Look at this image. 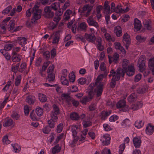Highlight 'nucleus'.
Instances as JSON below:
<instances>
[{"label":"nucleus","instance_id":"nucleus-22","mask_svg":"<svg viewBox=\"0 0 154 154\" xmlns=\"http://www.w3.org/2000/svg\"><path fill=\"white\" fill-rule=\"evenodd\" d=\"M122 41L124 44L127 43L128 44H131V38L130 35L127 33H125L123 37Z\"/></svg>","mask_w":154,"mask_h":154},{"label":"nucleus","instance_id":"nucleus-17","mask_svg":"<svg viewBox=\"0 0 154 154\" xmlns=\"http://www.w3.org/2000/svg\"><path fill=\"white\" fill-rule=\"evenodd\" d=\"M114 46L116 49L120 50L123 54H125L126 52L124 48L121 46V43L118 42H116L114 43Z\"/></svg>","mask_w":154,"mask_h":154},{"label":"nucleus","instance_id":"nucleus-30","mask_svg":"<svg viewBox=\"0 0 154 154\" xmlns=\"http://www.w3.org/2000/svg\"><path fill=\"white\" fill-rule=\"evenodd\" d=\"M104 12L107 14H109L110 12V7L108 5V2L106 1L104 4Z\"/></svg>","mask_w":154,"mask_h":154},{"label":"nucleus","instance_id":"nucleus-14","mask_svg":"<svg viewBox=\"0 0 154 154\" xmlns=\"http://www.w3.org/2000/svg\"><path fill=\"white\" fill-rule=\"evenodd\" d=\"M94 94L92 92L90 91L89 93V96L88 97H84L81 100L83 104H85L86 102L89 101L92 97Z\"/></svg>","mask_w":154,"mask_h":154},{"label":"nucleus","instance_id":"nucleus-24","mask_svg":"<svg viewBox=\"0 0 154 154\" xmlns=\"http://www.w3.org/2000/svg\"><path fill=\"white\" fill-rule=\"evenodd\" d=\"M3 125L5 127H7L10 126H14V123L11 119H5L3 123Z\"/></svg>","mask_w":154,"mask_h":154},{"label":"nucleus","instance_id":"nucleus-10","mask_svg":"<svg viewBox=\"0 0 154 154\" xmlns=\"http://www.w3.org/2000/svg\"><path fill=\"white\" fill-rule=\"evenodd\" d=\"M101 30L106 40L109 42H111L112 41L111 36L107 32V29L104 27H102L101 28Z\"/></svg>","mask_w":154,"mask_h":154},{"label":"nucleus","instance_id":"nucleus-48","mask_svg":"<svg viewBox=\"0 0 154 154\" xmlns=\"http://www.w3.org/2000/svg\"><path fill=\"white\" fill-rule=\"evenodd\" d=\"M50 63L51 62L49 60L45 62H44L42 65V71H45L47 67Z\"/></svg>","mask_w":154,"mask_h":154},{"label":"nucleus","instance_id":"nucleus-13","mask_svg":"<svg viewBox=\"0 0 154 154\" xmlns=\"http://www.w3.org/2000/svg\"><path fill=\"white\" fill-rule=\"evenodd\" d=\"M85 38L88 41L92 43L94 42L96 39L95 34H88L87 33L85 34Z\"/></svg>","mask_w":154,"mask_h":154},{"label":"nucleus","instance_id":"nucleus-34","mask_svg":"<svg viewBox=\"0 0 154 154\" xmlns=\"http://www.w3.org/2000/svg\"><path fill=\"white\" fill-rule=\"evenodd\" d=\"M144 122L141 120H137L135 123V126L138 128H140L142 127L144 125Z\"/></svg>","mask_w":154,"mask_h":154},{"label":"nucleus","instance_id":"nucleus-64","mask_svg":"<svg viewBox=\"0 0 154 154\" xmlns=\"http://www.w3.org/2000/svg\"><path fill=\"white\" fill-rule=\"evenodd\" d=\"M13 47V45L11 44H6L4 46V48L6 51L11 50Z\"/></svg>","mask_w":154,"mask_h":154},{"label":"nucleus","instance_id":"nucleus-41","mask_svg":"<svg viewBox=\"0 0 154 154\" xmlns=\"http://www.w3.org/2000/svg\"><path fill=\"white\" fill-rule=\"evenodd\" d=\"M129 9L128 8V7H127L125 9H122L120 8H119V10H116L115 11L116 13H125L128 11Z\"/></svg>","mask_w":154,"mask_h":154},{"label":"nucleus","instance_id":"nucleus-31","mask_svg":"<svg viewBox=\"0 0 154 154\" xmlns=\"http://www.w3.org/2000/svg\"><path fill=\"white\" fill-rule=\"evenodd\" d=\"M38 97L39 100L42 102H45L47 101L46 96L42 93H39Z\"/></svg>","mask_w":154,"mask_h":154},{"label":"nucleus","instance_id":"nucleus-39","mask_svg":"<svg viewBox=\"0 0 154 154\" xmlns=\"http://www.w3.org/2000/svg\"><path fill=\"white\" fill-rule=\"evenodd\" d=\"M35 112L38 116H41L43 114V111L41 108L37 107L36 108Z\"/></svg>","mask_w":154,"mask_h":154},{"label":"nucleus","instance_id":"nucleus-60","mask_svg":"<svg viewBox=\"0 0 154 154\" xmlns=\"http://www.w3.org/2000/svg\"><path fill=\"white\" fill-rule=\"evenodd\" d=\"M21 79V76L20 75H18L15 79V85L16 86H18L20 84Z\"/></svg>","mask_w":154,"mask_h":154},{"label":"nucleus","instance_id":"nucleus-21","mask_svg":"<svg viewBox=\"0 0 154 154\" xmlns=\"http://www.w3.org/2000/svg\"><path fill=\"white\" fill-rule=\"evenodd\" d=\"M11 60L13 62H19L22 58V56L20 54H12Z\"/></svg>","mask_w":154,"mask_h":154},{"label":"nucleus","instance_id":"nucleus-45","mask_svg":"<svg viewBox=\"0 0 154 154\" xmlns=\"http://www.w3.org/2000/svg\"><path fill=\"white\" fill-rule=\"evenodd\" d=\"M72 13V11L70 10H67L64 14L65 20H67L69 19L70 15Z\"/></svg>","mask_w":154,"mask_h":154},{"label":"nucleus","instance_id":"nucleus-62","mask_svg":"<svg viewBox=\"0 0 154 154\" xmlns=\"http://www.w3.org/2000/svg\"><path fill=\"white\" fill-rule=\"evenodd\" d=\"M63 128V125L62 123H60L57 126V131L58 133L61 132Z\"/></svg>","mask_w":154,"mask_h":154},{"label":"nucleus","instance_id":"nucleus-59","mask_svg":"<svg viewBox=\"0 0 154 154\" xmlns=\"http://www.w3.org/2000/svg\"><path fill=\"white\" fill-rule=\"evenodd\" d=\"M83 124L84 127L86 128L91 125L92 123L89 121H85L83 122Z\"/></svg>","mask_w":154,"mask_h":154},{"label":"nucleus","instance_id":"nucleus-63","mask_svg":"<svg viewBox=\"0 0 154 154\" xmlns=\"http://www.w3.org/2000/svg\"><path fill=\"white\" fill-rule=\"evenodd\" d=\"M11 117L14 119L17 120L19 118L20 116L16 112H14L12 114Z\"/></svg>","mask_w":154,"mask_h":154},{"label":"nucleus","instance_id":"nucleus-19","mask_svg":"<svg viewBox=\"0 0 154 154\" xmlns=\"http://www.w3.org/2000/svg\"><path fill=\"white\" fill-rule=\"evenodd\" d=\"M133 143L135 147L136 148L139 147L141 145V140L138 137H135L133 138Z\"/></svg>","mask_w":154,"mask_h":154},{"label":"nucleus","instance_id":"nucleus-27","mask_svg":"<svg viewBox=\"0 0 154 154\" xmlns=\"http://www.w3.org/2000/svg\"><path fill=\"white\" fill-rule=\"evenodd\" d=\"M129 76L133 75L134 73V69L133 66L131 65L128 66V69H126L125 72Z\"/></svg>","mask_w":154,"mask_h":154},{"label":"nucleus","instance_id":"nucleus-6","mask_svg":"<svg viewBox=\"0 0 154 154\" xmlns=\"http://www.w3.org/2000/svg\"><path fill=\"white\" fill-rule=\"evenodd\" d=\"M145 57L143 55L140 56L138 60V65L140 72H143L145 69Z\"/></svg>","mask_w":154,"mask_h":154},{"label":"nucleus","instance_id":"nucleus-7","mask_svg":"<svg viewBox=\"0 0 154 154\" xmlns=\"http://www.w3.org/2000/svg\"><path fill=\"white\" fill-rule=\"evenodd\" d=\"M51 119L48 121L49 127L51 128H54L55 125V122L57 121L58 118L57 116L54 115V113L51 112L50 114Z\"/></svg>","mask_w":154,"mask_h":154},{"label":"nucleus","instance_id":"nucleus-12","mask_svg":"<svg viewBox=\"0 0 154 154\" xmlns=\"http://www.w3.org/2000/svg\"><path fill=\"white\" fill-rule=\"evenodd\" d=\"M92 8L93 7L89 5H85L82 8L83 13H85V15L86 17H87L89 16Z\"/></svg>","mask_w":154,"mask_h":154},{"label":"nucleus","instance_id":"nucleus-33","mask_svg":"<svg viewBox=\"0 0 154 154\" xmlns=\"http://www.w3.org/2000/svg\"><path fill=\"white\" fill-rule=\"evenodd\" d=\"M35 100L34 97L29 96L27 97L26 99V101L30 104H33L34 103Z\"/></svg>","mask_w":154,"mask_h":154},{"label":"nucleus","instance_id":"nucleus-37","mask_svg":"<svg viewBox=\"0 0 154 154\" xmlns=\"http://www.w3.org/2000/svg\"><path fill=\"white\" fill-rule=\"evenodd\" d=\"M8 26V29L9 30H13L15 26V23L14 21L13 20H11L9 23Z\"/></svg>","mask_w":154,"mask_h":154},{"label":"nucleus","instance_id":"nucleus-16","mask_svg":"<svg viewBox=\"0 0 154 154\" xmlns=\"http://www.w3.org/2000/svg\"><path fill=\"white\" fill-rule=\"evenodd\" d=\"M154 131V126L150 124H148L146 128V134L150 135L152 134Z\"/></svg>","mask_w":154,"mask_h":154},{"label":"nucleus","instance_id":"nucleus-2","mask_svg":"<svg viewBox=\"0 0 154 154\" xmlns=\"http://www.w3.org/2000/svg\"><path fill=\"white\" fill-rule=\"evenodd\" d=\"M69 130L71 131L73 140L69 142L70 145L72 147L74 146L79 140L77 136V132L80 130V125H72L70 126Z\"/></svg>","mask_w":154,"mask_h":154},{"label":"nucleus","instance_id":"nucleus-56","mask_svg":"<svg viewBox=\"0 0 154 154\" xmlns=\"http://www.w3.org/2000/svg\"><path fill=\"white\" fill-rule=\"evenodd\" d=\"M78 83L81 85L85 84L86 82V79L84 78H81L78 80Z\"/></svg>","mask_w":154,"mask_h":154},{"label":"nucleus","instance_id":"nucleus-32","mask_svg":"<svg viewBox=\"0 0 154 154\" xmlns=\"http://www.w3.org/2000/svg\"><path fill=\"white\" fill-rule=\"evenodd\" d=\"M60 82L61 83L64 85L67 86L69 85V82L68 80L65 76H62L61 77Z\"/></svg>","mask_w":154,"mask_h":154},{"label":"nucleus","instance_id":"nucleus-58","mask_svg":"<svg viewBox=\"0 0 154 154\" xmlns=\"http://www.w3.org/2000/svg\"><path fill=\"white\" fill-rule=\"evenodd\" d=\"M50 128L48 126L44 127L42 130L43 133L45 134H48L51 131Z\"/></svg>","mask_w":154,"mask_h":154},{"label":"nucleus","instance_id":"nucleus-47","mask_svg":"<svg viewBox=\"0 0 154 154\" xmlns=\"http://www.w3.org/2000/svg\"><path fill=\"white\" fill-rule=\"evenodd\" d=\"M70 117L71 119L74 120H77L79 119V116L75 112H73L71 114Z\"/></svg>","mask_w":154,"mask_h":154},{"label":"nucleus","instance_id":"nucleus-53","mask_svg":"<svg viewBox=\"0 0 154 154\" xmlns=\"http://www.w3.org/2000/svg\"><path fill=\"white\" fill-rule=\"evenodd\" d=\"M75 75L73 72L70 73L69 75V79L70 82H73L75 80Z\"/></svg>","mask_w":154,"mask_h":154},{"label":"nucleus","instance_id":"nucleus-4","mask_svg":"<svg viewBox=\"0 0 154 154\" xmlns=\"http://www.w3.org/2000/svg\"><path fill=\"white\" fill-rule=\"evenodd\" d=\"M121 70L118 71V72H115L114 69H112L110 71V74L109 76L111 77L112 76L113 77L111 82V86L112 87H114L116 84V81L118 80L120 77L121 76L120 73Z\"/></svg>","mask_w":154,"mask_h":154},{"label":"nucleus","instance_id":"nucleus-9","mask_svg":"<svg viewBox=\"0 0 154 154\" xmlns=\"http://www.w3.org/2000/svg\"><path fill=\"white\" fill-rule=\"evenodd\" d=\"M116 106L118 108H122L124 111L129 110V107L125 105V101L124 100L119 101L116 104Z\"/></svg>","mask_w":154,"mask_h":154},{"label":"nucleus","instance_id":"nucleus-55","mask_svg":"<svg viewBox=\"0 0 154 154\" xmlns=\"http://www.w3.org/2000/svg\"><path fill=\"white\" fill-rule=\"evenodd\" d=\"M130 122L128 119H125L121 123V124L122 126H124L125 125L128 126L130 125Z\"/></svg>","mask_w":154,"mask_h":154},{"label":"nucleus","instance_id":"nucleus-15","mask_svg":"<svg viewBox=\"0 0 154 154\" xmlns=\"http://www.w3.org/2000/svg\"><path fill=\"white\" fill-rule=\"evenodd\" d=\"M148 66L151 71L153 75H154V57L149 59L148 61Z\"/></svg>","mask_w":154,"mask_h":154},{"label":"nucleus","instance_id":"nucleus-25","mask_svg":"<svg viewBox=\"0 0 154 154\" xmlns=\"http://www.w3.org/2000/svg\"><path fill=\"white\" fill-rule=\"evenodd\" d=\"M87 25L84 22H82L80 23L78 26L77 30L79 31H85L86 29Z\"/></svg>","mask_w":154,"mask_h":154},{"label":"nucleus","instance_id":"nucleus-61","mask_svg":"<svg viewBox=\"0 0 154 154\" xmlns=\"http://www.w3.org/2000/svg\"><path fill=\"white\" fill-rule=\"evenodd\" d=\"M118 119V116L116 115H113L110 117L109 118V121L111 122H114Z\"/></svg>","mask_w":154,"mask_h":154},{"label":"nucleus","instance_id":"nucleus-44","mask_svg":"<svg viewBox=\"0 0 154 154\" xmlns=\"http://www.w3.org/2000/svg\"><path fill=\"white\" fill-rule=\"evenodd\" d=\"M2 140L4 144H8L10 143V141L8 140V136L7 135L3 137Z\"/></svg>","mask_w":154,"mask_h":154},{"label":"nucleus","instance_id":"nucleus-49","mask_svg":"<svg viewBox=\"0 0 154 154\" xmlns=\"http://www.w3.org/2000/svg\"><path fill=\"white\" fill-rule=\"evenodd\" d=\"M53 109L54 112L52 111L54 113V115L55 116H57V115L59 113V109L58 107L55 104H54L53 106Z\"/></svg>","mask_w":154,"mask_h":154},{"label":"nucleus","instance_id":"nucleus-28","mask_svg":"<svg viewBox=\"0 0 154 154\" xmlns=\"http://www.w3.org/2000/svg\"><path fill=\"white\" fill-rule=\"evenodd\" d=\"M102 9V6L100 5L98 6L96 8V15L97 19L98 20L102 17V16L100 14V11Z\"/></svg>","mask_w":154,"mask_h":154},{"label":"nucleus","instance_id":"nucleus-20","mask_svg":"<svg viewBox=\"0 0 154 154\" xmlns=\"http://www.w3.org/2000/svg\"><path fill=\"white\" fill-rule=\"evenodd\" d=\"M141 24L140 21L137 18L134 19V28L137 31L139 30L141 27Z\"/></svg>","mask_w":154,"mask_h":154},{"label":"nucleus","instance_id":"nucleus-43","mask_svg":"<svg viewBox=\"0 0 154 154\" xmlns=\"http://www.w3.org/2000/svg\"><path fill=\"white\" fill-rule=\"evenodd\" d=\"M12 146L14 149L15 152H19L20 151V148L19 145L17 144H12Z\"/></svg>","mask_w":154,"mask_h":154},{"label":"nucleus","instance_id":"nucleus-8","mask_svg":"<svg viewBox=\"0 0 154 154\" xmlns=\"http://www.w3.org/2000/svg\"><path fill=\"white\" fill-rule=\"evenodd\" d=\"M110 137L108 134H105L101 137L100 140L103 145H107L110 143Z\"/></svg>","mask_w":154,"mask_h":154},{"label":"nucleus","instance_id":"nucleus-35","mask_svg":"<svg viewBox=\"0 0 154 154\" xmlns=\"http://www.w3.org/2000/svg\"><path fill=\"white\" fill-rule=\"evenodd\" d=\"M137 95L134 93L130 95L128 98V100L129 102H132L135 101L136 99Z\"/></svg>","mask_w":154,"mask_h":154},{"label":"nucleus","instance_id":"nucleus-42","mask_svg":"<svg viewBox=\"0 0 154 154\" xmlns=\"http://www.w3.org/2000/svg\"><path fill=\"white\" fill-rule=\"evenodd\" d=\"M136 39L137 42H144L146 38V37L140 35H137L136 37Z\"/></svg>","mask_w":154,"mask_h":154},{"label":"nucleus","instance_id":"nucleus-54","mask_svg":"<svg viewBox=\"0 0 154 154\" xmlns=\"http://www.w3.org/2000/svg\"><path fill=\"white\" fill-rule=\"evenodd\" d=\"M54 66L53 64H51L48 67L47 70V73H53Z\"/></svg>","mask_w":154,"mask_h":154},{"label":"nucleus","instance_id":"nucleus-29","mask_svg":"<svg viewBox=\"0 0 154 154\" xmlns=\"http://www.w3.org/2000/svg\"><path fill=\"white\" fill-rule=\"evenodd\" d=\"M114 31L117 36L120 37L122 35V29L120 26H118L115 27Z\"/></svg>","mask_w":154,"mask_h":154},{"label":"nucleus","instance_id":"nucleus-18","mask_svg":"<svg viewBox=\"0 0 154 154\" xmlns=\"http://www.w3.org/2000/svg\"><path fill=\"white\" fill-rule=\"evenodd\" d=\"M61 98L64 101L68 103H69L72 100L71 97L68 94H63L61 96Z\"/></svg>","mask_w":154,"mask_h":154},{"label":"nucleus","instance_id":"nucleus-52","mask_svg":"<svg viewBox=\"0 0 154 154\" xmlns=\"http://www.w3.org/2000/svg\"><path fill=\"white\" fill-rule=\"evenodd\" d=\"M11 9V6H9L2 11V13L4 14H7L9 13Z\"/></svg>","mask_w":154,"mask_h":154},{"label":"nucleus","instance_id":"nucleus-38","mask_svg":"<svg viewBox=\"0 0 154 154\" xmlns=\"http://www.w3.org/2000/svg\"><path fill=\"white\" fill-rule=\"evenodd\" d=\"M51 8L55 11H56L60 8V5L58 2H55L52 3L51 5Z\"/></svg>","mask_w":154,"mask_h":154},{"label":"nucleus","instance_id":"nucleus-46","mask_svg":"<svg viewBox=\"0 0 154 154\" xmlns=\"http://www.w3.org/2000/svg\"><path fill=\"white\" fill-rule=\"evenodd\" d=\"M55 79V75L53 73H50L47 77V80L49 81H52Z\"/></svg>","mask_w":154,"mask_h":154},{"label":"nucleus","instance_id":"nucleus-26","mask_svg":"<svg viewBox=\"0 0 154 154\" xmlns=\"http://www.w3.org/2000/svg\"><path fill=\"white\" fill-rule=\"evenodd\" d=\"M54 36V37L53 38L52 43L54 44H57L58 43L59 40V36L58 32L55 33L54 35H52L49 38V39L51 38Z\"/></svg>","mask_w":154,"mask_h":154},{"label":"nucleus","instance_id":"nucleus-51","mask_svg":"<svg viewBox=\"0 0 154 154\" xmlns=\"http://www.w3.org/2000/svg\"><path fill=\"white\" fill-rule=\"evenodd\" d=\"M125 144L123 143L122 144L119 146V154H122L123 151H124L125 148Z\"/></svg>","mask_w":154,"mask_h":154},{"label":"nucleus","instance_id":"nucleus-11","mask_svg":"<svg viewBox=\"0 0 154 154\" xmlns=\"http://www.w3.org/2000/svg\"><path fill=\"white\" fill-rule=\"evenodd\" d=\"M143 105V103L141 102L138 101L136 103H132L130 108L129 110H132L133 111H136L141 108Z\"/></svg>","mask_w":154,"mask_h":154},{"label":"nucleus","instance_id":"nucleus-1","mask_svg":"<svg viewBox=\"0 0 154 154\" xmlns=\"http://www.w3.org/2000/svg\"><path fill=\"white\" fill-rule=\"evenodd\" d=\"M104 75L103 74L99 75L96 79L95 86L96 87L95 89L94 90V93H95L97 97H99L100 96L103 91V84L101 82ZM94 85V84H91L89 87L90 89H92Z\"/></svg>","mask_w":154,"mask_h":154},{"label":"nucleus","instance_id":"nucleus-3","mask_svg":"<svg viewBox=\"0 0 154 154\" xmlns=\"http://www.w3.org/2000/svg\"><path fill=\"white\" fill-rule=\"evenodd\" d=\"M42 11L37 5H35L33 8L32 19L31 22L32 23H35L37 20L41 18Z\"/></svg>","mask_w":154,"mask_h":154},{"label":"nucleus","instance_id":"nucleus-40","mask_svg":"<svg viewBox=\"0 0 154 154\" xmlns=\"http://www.w3.org/2000/svg\"><path fill=\"white\" fill-rule=\"evenodd\" d=\"M19 66V63H17L15 66L12 64L11 65V70L15 73H16L17 71Z\"/></svg>","mask_w":154,"mask_h":154},{"label":"nucleus","instance_id":"nucleus-57","mask_svg":"<svg viewBox=\"0 0 154 154\" xmlns=\"http://www.w3.org/2000/svg\"><path fill=\"white\" fill-rule=\"evenodd\" d=\"M26 64L24 63H23L20 65L19 71L20 72H22L26 68Z\"/></svg>","mask_w":154,"mask_h":154},{"label":"nucleus","instance_id":"nucleus-23","mask_svg":"<svg viewBox=\"0 0 154 154\" xmlns=\"http://www.w3.org/2000/svg\"><path fill=\"white\" fill-rule=\"evenodd\" d=\"M26 39L23 37H19L17 39V42L22 47L24 46L26 43Z\"/></svg>","mask_w":154,"mask_h":154},{"label":"nucleus","instance_id":"nucleus-36","mask_svg":"<svg viewBox=\"0 0 154 154\" xmlns=\"http://www.w3.org/2000/svg\"><path fill=\"white\" fill-rule=\"evenodd\" d=\"M88 23L89 26H94L97 28L99 26V24L97 22L94 21V20L88 21Z\"/></svg>","mask_w":154,"mask_h":154},{"label":"nucleus","instance_id":"nucleus-5","mask_svg":"<svg viewBox=\"0 0 154 154\" xmlns=\"http://www.w3.org/2000/svg\"><path fill=\"white\" fill-rule=\"evenodd\" d=\"M129 64V60L126 59H124L122 61V69L121 68L119 69H117L116 72H118V71L121 70L120 71V73L121 76L123 77L124 76L125 73L126 71V69L129 66H128Z\"/></svg>","mask_w":154,"mask_h":154},{"label":"nucleus","instance_id":"nucleus-50","mask_svg":"<svg viewBox=\"0 0 154 154\" xmlns=\"http://www.w3.org/2000/svg\"><path fill=\"white\" fill-rule=\"evenodd\" d=\"M61 148L58 146H56L52 149V152L53 154H55L60 152Z\"/></svg>","mask_w":154,"mask_h":154}]
</instances>
